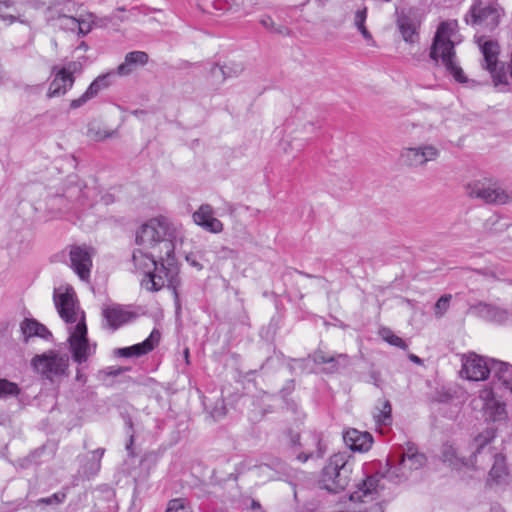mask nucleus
I'll list each match as a JSON object with an SVG mask.
<instances>
[{"label": "nucleus", "instance_id": "nucleus-1", "mask_svg": "<svg viewBox=\"0 0 512 512\" xmlns=\"http://www.w3.org/2000/svg\"><path fill=\"white\" fill-rule=\"evenodd\" d=\"M181 227L165 216L152 218L142 224L136 232V244L143 249L156 252L158 257L166 255V276L158 275L149 279L151 288L168 285L178 298L176 288L180 283L179 265L175 257V241L180 236Z\"/></svg>", "mask_w": 512, "mask_h": 512}, {"label": "nucleus", "instance_id": "nucleus-2", "mask_svg": "<svg viewBox=\"0 0 512 512\" xmlns=\"http://www.w3.org/2000/svg\"><path fill=\"white\" fill-rule=\"evenodd\" d=\"M54 303L60 317L68 325L69 350L74 362L82 364L96 353L97 344L89 341L84 312L81 311L74 299L73 293H54Z\"/></svg>", "mask_w": 512, "mask_h": 512}, {"label": "nucleus", "instance_id": "nucleus-3", "mask_svg": "<svg viewBox=\"0 0 512 512\" xmlns=\"http://www.w3.org/2000/svg\"><path fill=\"white\" fill-rule=\"evenodd\" d=\"M495 436L496 430L494 428H487L474 438L472 442L474 462L471 460V467L481 468L490 461H493L488 474L487 484L489 486H503L509 482V471L505 456L501 453H496L490 446Z\"/></svg>", "mask_w": 512, "mask_h": 512}, {"label": "nucleus", "instance_id": "nucleus-4", "mask_svg": "<svg viewBox=\"0 0 512 512\" xmlns=\"http://www.w3.org/2000/svg\"><path fill=\"white\" fill-rule=\"evenodd\" d=\"M456 20L442 22L436 31L430 51V57L436 62L441 61L446 71L460 83L467 81L462 68L459 66L454 51V36L457 32Z\"/></svg>", "mask_w": 512, "mask_h": 512}, {"label": "nucleus", "instance_id": "nucleus-5", "mask_svg": "<svg viewBox=\"0 0 512 512\" xmlns=\"http://www.w3.org/2000/svg\"><path fill=\"white\" fill-rule=\"evenodd\" d=\"M389 466L385 474L375 473L367 476L360 484L357 485L355 491L349 496V501L353 503H367L376 499L379 491L384 488L382 483L384 478L394 483H401L406 481L408 478H399L403 472L401 465V459L395 463L393 460L387 462Z\"/></svg>", "mask_w": 512, "mask_h": 512}, {"label": "nucleus", "instance_id": "nucleus-6", "mask_svg": "<svg viewBox=\"0 0 512 512\" xmlns=\"http://www.w3.org/2000/svg\"><path fill=\"white\" fill-rule=\"evenodd\" d=\"M353 467L354 461L345 453L332 455L322 469L321 486L334 493L344 490L351 481Z\"/></svg>", "mask_w": 512, "mask_h": 512}, {"label": "nucleus", "instance_id": "nucleus-7", "mask_svg": "<svg viewBox=\"0 0 512 512\" xmlns=\"http://www.w3.org/2000/svg\"><path fill=\"white\" fill-rule=\"evenodd\" d=\"M145 249H136L132 255V261L134 263L135 269L144 274V278L141 281V285L147 290L151 292H156L162 289L163 287L168 285H161L156 288H151L150 285L152 283H148L149 279H156L158 275L166 276V267L163 264H166V255H162V257H158L155 251L148 250L149 252L144 251Z\"/></svg>", "mask_w": 512, "mask_h": 512}, {"label": "nucleus", "instance_id": "nucleus-8", "mask_svg": "<svg viewBox=\"0 0 512 512\" xmlns=\"http://www.w3.org/2000/svg\"><path fill=\"white\" fill-rule=\"evenodd\" d=\"M31 366L35 372L52 381L55 377L66 374L69 367V357L56 350H48L35 355L31 359Z\"/></svg>", "mask_w": 512, "mask_h": 512}, {"label": "nucleus", "instance_id": "nucleus-9", "mask_svg": "<svg viewBox=\"0 0 512 512\" xmlns=\"http://www.w3.org/2000/svg\"><path fill=\"white\" fill-rule=\"evenodd\" d=\"M81 71L82 64L79 61H70L61 68L54 66L52 68L54 78L49 85L47 97L55 98L65 95L74 85L75 74H80Z\"/></svg>", "mask_w": 512, "mask_h": 512}, {"label": "nucleus", "instance_id": "nucleus-10", "mask_svg": "<svg viewBox=\"0 0 512 512\" xmlns=\"http://www.w3.org/2000/svg\"><path fill=\"white\" fill-rule=\"evenodd\" d=\"M287 439L291 447L301 449V452L297 454V459L303 463L313 457H322L324 454L321 434L316 431H309L301 436L290 430L287 433Z\"/></svg>", "mask_w": 512, "mask_h": 512}, {"label": "nucleus", "instance_id": "nucleus-11", "mask_svg": "<svg viewBox=\"0 0 512 512\" xmlns=\"http://www.w3.org/2000/svg\"><path fill=\"white\" fill-rule=\"evenodd\" d=\"M500 17L501 9L497 4L479 0L472 5L465 20L467 24L493 30L498 26Z\"/></svg>", "mask_w": 512, "mask_h": 512}, {"label": "nucleus", "instance_id": "nucleus-12", "mask_svg": "<svg viewBox=\"0 0 512 512\" xmlns=\"http://www.w3.org/2000/svg\"><path fill=\"white\" fill-rule=\"evenodd\" d=\"M467 194L489 204H505L510 200L509 195L491 179H481L467 185Z\"/></svg>", "mask_w": 512, "mask_h": 512}, {"label": "nucleus", "instance_id": "nucleus-13", "mask_svg": "<svg viewBox=\"0 0 512 512\" xmlns=\"http://www.w3.org/2000/svg\"><path fill=\"white\" fill-rule=\"evenodd\" d=\"M99 195L100 191L94 182L88 185L76 176L70 178L64 190V196L69 201L77 203L80 207H92L98 202Z\"/></svg>", "mask_w": 512, "mask_h": 512}, {"label": "nucleus", "instance_id": "nucleus-14", "mask_svg": "<svg viewBox=\"0 0 512 512\" xmlns=\"http://www.w3.org/2000/svg\"><path fill=\"white\" fill-rule=\"evenodd\" d=\"M481 409L486 421L501 423L508 418L505 402L498 399L491 388L485 387L479 391Z\"/></svg>", "mask_w": 512, "mask_h": 512}, {"label": "nucleus", "instance_id": "nucleus-15", "mask_svg": "<svg viewBox=\"0 0 512 512\" xmlns=\"http://www.w3.org/2000/svg\"><path fill=\"white\" fill-rule=\"evenodd\" d=\"M494 359L485 358L475 353H469L463 357L461 373L471 381H483L492 374V362Z\"/></svg>", "mask_w": 512, "mask_h": 512}, {"label": "nucleus", "instance_id": "nucleus-16", "mask_svg": "<svg viewBox=\"0 0 512 512\" xmlns=\"http://www.w3.org/2000/svg\"><path fill=\"white\" fill-rule=\"evenodd\" d=\"M94 249L87 245H72L69 248L71 268L82 281H89Z\"/></svg>", "mask_w": 512, "mask_h": 512}, {"label": "nucleus", "instance_id": "nucleus-17", "mask_svg": "<svg viewBox=\"0 0 512 512\" xmlns=\"http://www.w3.org/2000/svg\"><path fill=\"white\" fill-rule=\"evenodd\" d=\"M439 156V150L433 145L406 147L400 153L401 162L408 167H419Z\"/></svg>", "mask_w": 512, "mask_h": 512}, {"label": "nucleus", "instance_id": "nucleus-18", "mask_svg": "<svg viewBox=\"0 0 512 512\" xmlns=\"http://www.w3.org/2000/svg\"><path fill=\"white\" fill-rule=\"evenodd\" d=\"M484 57L485 68L491 73L495 86L499 84L509 85L507 73L497 71L499 45L494 41H485L480 45Z\"/></svg>", "mask_w": 512, "mask_h": 512}, {"label": "nucleus", "instance_id": "nucleus-19", "mask_svg": "<svg viewBox=\"0 0 512 512\" xmlns=\"http://www.w3.org/2000/svg\"><path fill=\"white\" fill-rule=\"evenodd\" d=\"M399 458L401 459V465L404 469L399 478H409L412 471L422 468L427 462L425 454L420 453L417 447L412 443H407L406 449Z\"/></svg>", "mask_w": 512, "mask_h": 512}, {"label": "nucleus", "instance_id": "nucleus-20", "mask_svg": "<svg viewBox=\"0 0 512 512\" xmlns=\"http://www.w3.org/2000/svg\"><path fill=\"white\" fill-rule=\"evenodd\" d=\"M0 18L9 25L15 22L26 25L30 23L25 4L13 0H0Z\"/></svg>", "mask_w": 512, "mask_h": 512}, {"label": "nucleus", "instance_id": "nucleus-21", "mask_svg": "<svg viewBox=\"0 0 512 512\" xmlns=\"http://www.w3.org/2000/svg\"><path fill=\"white\" fill-rule=\"evenodd\" d=\"M194 222L212 233H220L223 230V224L220 220L214 217L213 208L204 204L193 214Z\"/></svg>", "mask_w": 512, "mask_h": 512}, {"label": "nucleus", "instance_id": "nucleus-22", "mask_svg": "<svg viewBox=\"0 0 512 512\" xmlns=\"http://www.w3.org/2000/svg\"><path fill=\"white\" fill-rule=\"evenodd\" d=\"M345 444L353 451L366 452L373 444V437L369 432L354 428L346 430L343 434Z\"/></svg>", "mask_w": 512, "mask_h": 512}, {"label": "nucleus", "instance_id": "nucleus-23", "mask_svg": "<svg viewBox=\"0 0 512 512\" xmlns=\"http://www.w3.org/2000/svg\"><path fill=\"white\" fill-rule=\"evenodd\" d=\"M110 74L98 76L86 89V91L76 99L70 102L71 109H77L87 103L89 100L95 98L99 92L109 86L108 78Z\"/></svg>", "mask_w": 512, "mask_h": 512}, {"label": "nucleus", "instance_id": "nucleus-24", "mask_svg": "<svg viewBox=\"0 0 512 512\" xmlns=\"http://www.w3.org/2000/svg\"><path fill=\"white\" fill-rule=\"evenodd\" d=\"M132 316V313L124 309L121 305L115 304L103 309V317L108 326L113 330L128 323Z\"/></svg>", "mask_w": 512, "mask_h": 512}, {"label": "nucleus", "instance_id": "nucleus-25", "mask_svg": "<svg viewBox=\"0 0 512 512\" xmlns=\"http://www.w3.org/2000/svg\"><path fill=\"white\" fill-rule=\"evenodd\" d=\"M441 459L449 466L460 469L471 466V460L474 462L473 454L469 459L459 455L458 449L451 443L443 444L441 448Z\"/></svg>", "mask_w": 512, "mask_h": 512}, {"label": "nucleus", "instance_id": "nucleus-26", "mask_svg": "<svg viewBox=\"0 0 512 512\" xmlns=\"http://www.w3.org/2000/svg\"><path fill=\"white\" fill-rule=\"evenodd\" d=\"M21 334L23 336L24 342H28L29 338L37 336L42 339H49L52 334L51 332L44 326L39 323L35 319H24L20 324Z\"/></svg>", "mask_w": 512, "mask_h": 512}, {"label": "nucleus", "instance_id": "nucleus-27", "mask_svg": "<svg viewBox=\"0 0 512 512\" xmlns=\"http://www.w3.org/2000/svg\"><path fill=\"white\" fill-rule=\"evenodd\" d=\"M149 56L144 51H132L125 55L124 62L117 68V73L121 76L129 75L133 68L147 64Z\"/></svg>", "mask_w": 512, "mask_h": 512}, {"label": "nucleus", "instance_id": "nucleus-28", "mask_svg": "<svg viewBox=\"0 0 512 512\" xmlns=\"http://www.w3.org/2000/svg\"><path fill=\"white\" fill-rule=\"evenodd\" d=\"M492 375L496 378L501 386L512 393V366L507 362L493 360Z\"/></svg>", "mask_w": 512, "mask_h": 512}, {"label": "nucleus", "instance_id": "nucleus-29", "mask_svg": "<svg viewBox=\"0 0 512 512\" xmlns=\"http://www.w3.org/2000/svg\"><path fill=\"white\" fill-rule=\"evenodd\" d=\"M477 313L484 319L498 323L507 320V312L499 307L487 303H479L474 307Z\"/></svg>", "mask_w": 512, "mask_h": 512}, {"label": "nucleus", "instance_id": "nucleus-30", "mask_svg": "<svg viewBox=\"0 0 512 512\" xmlns=\"http://www.w3.org/2000/svg\"><path fill=\"white\" fill-rule=\"evenodd\" d=\"M160 338L161 333L159 330L153 329L143 342L130 346L132 355L139 357L149 353L159 344Z\"/></svg>", "mask_w": 512, "mask_h": 512}, {"label": "nucleus", "instance_id": "nucleus-31", "mask_svg": "<svg viewBox=\"0 0 512 512\" xmlns=\"http://www.w3.org/2000/svg\"><path fill=\"white\" fill-rule=\"evenodd\" d=\"M105 453L104 448H98L91 453V457L81 466L83 475L90 479L98 474L101 469V459Z\"/></svg>", "mask_w": 512, "mask_h": 512}, {"label": "nucleus", "instance_id": "nucleus-32", "mask_svg": "<svg viewBox=\"0 0 512 512\" xmlns=\"http://www.w3.org/2000/svg\"><path fill=\"white\" fill-rule=\"evenodd\" d=\"M392 407L387 399H380L373 412L377 425H389L392 422Z\"/></svg>", "mask_w": 512, "mask_h": 512}, {"label": "nucleus", "instance_id": "nucleus-33", "mask_svg": "<svg viewBox=\"0 0 512 512\" xmlns=\"http://www.w3.org/2000/svg\"><path fill=\"white\" fill-rule=\"evenodd\" d=\"M243 71L241 64H234L233 66H218L214 65L211 68V75L217 80L224 81L226 78L239 75Z\"/></svg>", "mask_w": 512, "mask_h": 512}, {"label": "nucleus", "instance_id": "nucleus-34", "mask_svg": "<svg viewBox=\"0 0 512 512\" xmlns=\"http://www.w3.org/2000/svg\"><path fill=\"white\" fill-rule=\"evenodd\" d=\"M398 26L401 35L406 42L414 43L417 41L418 33L416 31V27L408 17H400L398 19Z\"/></svg>", "mask_w": 512, "mask_h": 512}, {"label": "nucleus", "instance_id": "nucleus-35", "mask_svg": "<svg viewBox=\"0 0 512 512\" xmlns=\"http://www.w3.org/2000/svg\"><path fill=\"white\" fill-rule=\"evenodd\" d=\"M19 386L7 379L0 378V399L17 397L20 394Z\"/></svg>", "mask_w": 512, "mask_h": 512}, {"label": "nucleus", "instance_id": "nucleus-36", "mask_svg": "<svg viewBox=\"0 0 512 512\" xmlns=\"http://www.w3.org/2000/svg\"><path fill=\"white\" fill-rule=\"evenodd\" d=\"M66 498V494L64 492H57L51 496L40 498L36 501V506L39 508H43L42 505H48L51 509H55L56 505L62 503Z\"/></svg>", "mask_w": 512, "mask_h": 512}, {"label": "nucleus", "instance_id": "nucleus-37", "mask_svg": "<svg viewBox=\"0 0 512 512\" xmlns=\"http://www.w3.org/2000/svg\"><path fill=\"white\" fill-rule=\"evenodd\" d=\"M452 299L451 294L441 296L434 305V314L437 318H441L449 309Z\"/></svg>", "mask_w": 512, "mask_h": 512}, {"label": "nucleus", "instance_id": "nucleus-38", "mask_svg": "<svg viewBox=\"0 0 512 512\" xmlns=\"http://www.w3.org/2000/svg\"><path fill=\"white\" fill-rule=\"evenodd\" d=\"M314 362L317 364H329V370L334 372L337 370V360L334 356L326 355L323 351L315 352Z\"/></svg>", "mask_w": 512, "mask_h": 512}, {"label": "nucleus", "instance_id": "nucleus-39", "mask_svg": "<svg viewBox=\"0 0 512 512\" xmlns=\"http://www.w3.org/2000/svg\"><path fill=\"white\" fill-rule=\"evenodd\" d=\"M58 25L63 30L76 32V26H79V19L63 15L58 18Z\"/></svg>", "mask_w": 512, "mask_h": 512}, {"label": "nucleus", "instance_id": "nucleus-40", "mask_svg": "<svg viewBox=\"0 0 512 512\" xmlns=\"http://www.w3.org/2000/svg\"><path fill=\"white\" fill-rule=\"evenodd\" d=\"M191 509L186 498H175L168 502L165 512H179L180 510Z\"/></svg>", "mask_w": 512, "mask_h": 512}, {"label": "nucleus", "instance_id": "nucleus-41", "mask_svg": "<svg viewBox=\"0 0 512 512\" xmlns=\"http://www.w3.org/2000/svg\"><path fill=\"white\" fill-rule=\"evenodd\" d=\"M95 18L93 14H89L87 19H79V26H76V32L81 35L88 34L95 23Z\"/></svg>", "mask_w": 512, "mask_h": 512}, {"label": "nucleus", "instance_id": "nucleus-42", "mask_svg": "<svg viewBox=\"0 0 512 512\" xmlns=\"http://www.w3.org/2000/svg\"><path fill=\"white\" fill-rule=\"evenodd\" d=\"M238 508L242 510H259L261 509V504L252 497L245 496L241 498Z\"/></svg>", "mask_w": 512, "mask_h": 512}, {"label": "nucleus", "instance_id": "nucleus-43", "mask_svg": "<svg viewBox=\"0 0 512 512\" xmlns=\"http://www.w3.org/2000/svg\"><path fill=\"white\" fill-rule=\"evenodd\" d=\"M260 23L263 27L275 33L283 34L286 30V28L283 26L275 27V24L270 16H263L260 19Z\"/></svg>", "mask_w": 512, "mask_h": 512}, {"label": "nucleus", "instance_id": "nucleus-44", "mask_svg": "<svg viewBox=\"0 0 512 512\" xmlns=\"http://www.w3.org/2000/svg\"><path fill=\"white\" fill-rule=\"evenodd\" d=\"M384 339L390 345H393V346H396V347H399L402 349L407 348V344L405 343V341L402 338H400L399 336L392 334L390 331L388 332L387 336H384Z\"/></svg>", "mask_w": 512, "mask_h": 512}, {"label": "nucleus", "instance_id": "nucleus-45", "mask_svg": "<svg viewBox=\"0 0 512 512\" xmlns=\"http://www.w3.org/2000/svg\"><path fill=\"white\" fill-rule=\"evenodd\" d=\"M367 18V8L357 10L354 17V24L357 28L365 26V21Z\"/></svg>", "mask_w": 512, "mask_h": 512}, {"label": "nucleus", "instance_id": "nucleus-46", "mask_svg": "<svg viewBox=\"0 0 512 512\" xmlns=\"http://www.w3.org/2000/svg\"><path fill=\"white\" fill-rule=\"evenodd\" d=\"M118 354L122 357H133L131 347H124L118 349Z\"/></svg>", "mask_w": 512, "mask_h": 512}, {"label": "nucleus", "instance_id": "nucleus-47", "mask_svg": "<svg viewBox=\"0 0 512 512\" xmlns=\"http://www.w3.org/2000/svg\"><path fill=\"white\" fill-rule=\"evenodd\" d=\"M357 29L360 31V33L362 34V36L365 39L369 40V39L372 38V36H371L370 32L367 30L366 26H362V27L357 28Z\"/></svg>", "mask_w": 512, "mask_h": 512}, {"label": "nucleus", "instance_id": "nucleus-48", "mask_svg": "<svg viewBox=\"0 0 512 512\" xmlns=\"http://www.w3.org/2000/svg\"><path fill=\"white\" fill-rule=\"evenodd\" d=\"M186 260L190 263V265L196 267L198 270L202 269V265L199 264L196 260L191 259L190 257H186Z\"/></svg>", "mask_w": 512, "mask_h": 512}, {"label": "nucleus", "instance_id": "nucleus-49", "mask_svg": "<svg viewBox=\"0 0 512 512\" xmlns=\"http://www.w3.org/2000/svg\"><path fill=\"white\" fill-rule=\"evenodd\" d=\"M76 379H77L78 381H82V382H85V381H86L85 376L80 372V370H79V369L77 370V373H76Z\"/></svg>", "mask_w": 512, "mask_h": 512}, {"label": "nucleus", "instance_id": "nucleus-50", "mask_svg": "<svg viewBox=\"0 0 512 512\" xmlns=\"http://www.w3.org/2000/svg\"><path fill=\"white\" fill-rule=\"evenodd\" d=\"M107 374L108 375H118L119 370H114L113 368H109V370L107 371Z\"/></svg>", "mask_w": 512, "mask_h": 512}, {"label": "nucleus", "instance_id": "nucleus-51", "mask_svg": "<svg viewBox=\"0 0 512 512\" xmlns=\"http://www.w3.org/2000/svg\"><path fill=\"white\" fill-rule=\"evenodd\" d=\"M410 359H411L413 362H415V363H420V362H421L420 358H419L418 356H416V355H411V356H410Z\"/></svg>", "mask_w": 512, "mask_h": 512}, {"label": "nucleus", "instance_id": "nucleus-52", "mask_svg": "<svg viewBox=\"0 0 512 512\" xmlns=\"http://www.w3.org/2000/svg\"><path fill=\"white\" fill-rule=\"evenodd\" d=\"M78 49H83L86 51L88 49V46L85 42H81V44L78 46Z\"/></svg>", "mask_w": 512, "mask_h": 512}, {"label": "nucleus", "instance_id": "nucleus-53", "mask_svg": "<svg viewBox=\"0 0 512 512\" xmlns=\"http://www.w3.org/2000/svg\"><path fill=\"white\" fill-rule=\"evenodd\" d=\"M102 199L105 201V204H108L110 201H112L110 195H105L102 197Z\"/></svg>", "mask_w": 512, "mask_h": 512}, {"label": "nucleus", "instance_id": "nucleus-54", "mask_svg": "<svg viewBox=\"0 0 512 512\" xmlns=\"http://www.w3.org/2000/svg\"><path fill=\"white\" fill-rule=\"evenodd\" d=\"M184 357H185V359H186V362L188 363V358H189V349H188V348H186V349L184 350Z\"/></svg>", "mask_w": 512, "mask_h": 512}, {"label": "nucleus", "instance_id": "nucleus-55", "mask_svg": "<svg viewBox=\"0 0 512 512\" xmlns=\"http://www.w3.org/2000/svg\"><path fill=\"white\" fill-rule=\"evenodd\" d=\"M338 358H339V359L346 360V355H342V354H341V355H339V356H338Z\"/></svg>", "mask_w": 512, "mask_h": 512}]
</instances>
